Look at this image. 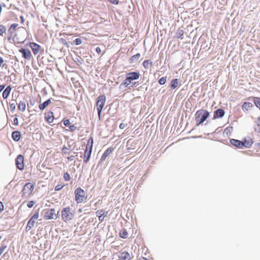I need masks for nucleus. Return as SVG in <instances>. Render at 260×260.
Wrapping results in <instances>:
<instances>
[{"mask_svg": "<svg viewBox=\"0 0 260 260\" xmlns=\"http://www.w3.org/2000/svg\"><path fill=\"white\" fill-rule=\"evenodd\" d=\"M51 100L49 99L46 101L44 102L43 103L40 104L39 105V108L41 110H43L51 103Z\"/></svg>", "mask_w": 260, "mask_h": 260, "instance_id": "22", "label": "nucleus"}, {"mask_svg": "<svg viewBox=\"0 0 260 260\" xmlns=\"http://www.w3.org/2000/svg\"><path fill=\"white\" fill-rule=\"evenodd\" d=\"M224 111L222 109H218L214 112L213 119H217L222 117L224 115Z\"/></svg>", "mask_w": 260, "mask_h": 260, "instance_id": "17", "label": "nucleus"}, {"mask_svg": "<svg viewBox=\"0 0 260 260\" xmlns=\"http://www.w3.org/2000/svg\"><path fill=\"white\" fill-rule=\"evenodd\" d=\"M119 236L123 239L127 238L128 237V233L125 229H122L119 232Z\"/></svg>", "mask_w": 260, "mask_h": 260, "instance_id": "29", "label": "nucleus"}, {"mask_svg": "<svg viewBox=\"0 0 260 260\" xmlns=\"http://www.w3.org/2000/svg\"><path fill=\"white\" fill-rule=\"evenodd\" d=\"M17 26L18 24L13 23L11 25L8 30V40L9 41H12L15 44L23 42L24 41H21L18 38L17 35L16 34Z\"/></svg>", "mask_w": 260, "mask_h": 260, "instance_id": "1", "label": "nucleus"}, {"mask_svg": "<svg viewBox=\"0 0 260 260\" xmlns=\"http://www.w3.org/2000/svg\"><path fill=\"white\" fill-rule=\"evenodd\" d=\"M93 143V138L92 137H90V138L88 139L86 146V149L85 150L92 151V145Z\"/></svg>", "mask_w": 260, "mask_h": 260, "instance_id": "21", "label": "nucleus"}, {"mask_svg": "<svg viewBox=\"0 0 260 260\" xmlns=\"http://www.w3.org/2000/svg\"><path fill=\"white\" fill-rule=\"evenodd\" d=\"M19 52L22 54V56L25 59H30L32 56L31 52L28 49L21 48Z\"/></svg>", "mask_w": 260, "mask_h": 260, "instance_id": "13", "label": "nucleus"}, {"mask_svg": "<svg viewBox=\"0 0 260 260\" xmlns=\"http://www.w3.org/2000/svg\"><path fill=\"white\" fill-rule=\"evenodd\" d=\"M18 29L20 30L22 32L25 33V28L24 27L21 26L18 28Z\"/></svg>", "mask_w": 260, "mask_h": 260, "instance_id": "44", "label": "nucleus"}, {"mask_svg": "<svg viewBox=\"0 0 260 260\" xmlns=\"http://www.w3.org/2000/svg\"><path fill=\"white\" fill-rule=\"evenodd\" d=\"M179 81L177 79H173L170 84V86L171 89H174L175 88H177L179 86Z\"/></svg>", "mask_w": 260, "mask_h": 260, "instance_id": "24", "label": "nucleus"}, {"mask_svg": "<svg viewBox=\"0 0 260 260\" xmlns=\"http://www.w3.org/2000/svg\"><path fill=\"white\" fill-rule=\"evenodd\" d=\"M4 209V206L2 202H0V212H2Z\"/></svg>", "mask_w": 260, "mask_h": 260, "instance_id": "45", "label": "nucleus"}, {"mask_svg": "<svg viewBox=\"0 0 260 260\" xmlns=\"http://www.w3.org/2000/svg\"><path fill=\"white\" fill-rule=\"evenodd\" d=\"M1 238H2V237H1V236H0V240H1Z\"/></svg>", "mask_w": 260, "mask_h": 260, "instance_id": "51", "label": "nucleus"}, {"mask_svg": "<svg viewBox=\"0 0 260 260\" xmlns=\"http://www.w3.org/2000/svg\"><path fill=\"white\" fill-rule=\"evenodd\" d=\"M6 32V27L4 25H0V36H3Z\"/></svg>", "mask_w": 260, "mask_h": 260, "instance_id": "34", "label": "nucleus"}, {"mask_svg": "<svg viewBox=\"0 0 260 260\" xmlns=\"http://www.w3.org/2000/svg\"><path fill=\"white\" fill-rule=\"evenodd\" d=\"M11 90V87L10 86H8L6 87V88L4 90L3 92V97L4 99H6L9 96L10 91Z\"/></svg>", "mask_w": 260, "mask_h": 260, "instance_id": "23", "label": "nucleus"}, {"mask_svg": "<svg viewBox=\"0 0 260 260\" xmlns=\"http://www.w3.org/2000/svg\"><path fill=\"white\" fill-rule=\"evenodd\" d=\"M126 125H127V124L121 123L119 125V128L120 129H123L126 126Z\"/></svg>", "mask_w": 260, "mask_h": 260, "instance_id": "43", "label": "nucleus"}, {"mask_svg": "<svg viewBox=\"0 0 260 260\" xmlns=\"http://www.w3.org/2000/svg\"><path fill=\"white\" fill-rule=\"evenodd\" d=\"M96 52L99 54H100L101 53V49L100 47H97L95 49Z\"/></svg>", "mask_w": 260, "mask_h": 260, "instance_id": "47", "label": "nucleus"}, {"mask_svg": "<svg viewBox=\"0 0 260 260\" xmlns=\"http://www.w3.org/2000/svg\"><path fill=\"white\" fill-rule=\"evenodd\" d=\"M91 152L87 150H85L84 152V162L87 163L88 162Z\"/></svg>", "mask_w": 260, "mask_h": 260, "instance_id": "27", "label": "nucleus"}, {"mask_svg": "<svg viewBox=\"0 0 260 260\" xmlns=\"http://www.w3.org/2000/svg\"><path fill=\"white\" fill-rule=\"evenodd\" d=\"M15 161L17 168L20 170H23L24 168L23 156L18 155L15 159Z\"/></svg>", "mask_w": 260, "mask_h": 260, "instance_id": "10", "label": "nucleus"}, {"mask_svg": "<svg viewBox=\"0 0 260 260\" xmlns=\"http://www.w3.org/2000/svg\"><path fill=\"white\" fill-rule=\"evenodd\" d=\"M114 148L109 147L103 153L102 156L101 157L100 162L102 163L104 161H105L106 158L113 151Z\"/></svg>", "mask_w": 260, "mask_h": 260, "instance_id": "14", "label": "nucleus"}, {"mask_svg": "<svg viewBox=\"0 0 260 260\" xmlns=\"http://www.w3.org/2000/svg\"><path fill=\"white\" fill-rule=\"evenodd\" d=\"M184 31L183 29L178 28L176 33V37L177 39H183Z\"/></svg>", "mask_w": 260, "mask_h": 260, "instance_id": "26", "label": "nucleus"}, {"mask_svg": "<svg viewBox=\"0 0 260 260\" xmlns=\"http://www.w3.org/2000/svg\"><path fill=\"white\" fill-rule=\"evenodd\" d=\"M14 124L17 125L18 123V119L17 117H15L13 120Z\"/></svg>", "mask_w": 260, "mask_h": 260, "instance_id": "46", "label": "nucleus"}, {"mask_svg": "<svg viewBox=\"0 0 260 260\" xmlns=\"http://www.w3.org/2000/svg\"><path fill=\"white\" fill-rule=\"evenodd\" d=\"M28 45L35 55L38 54L41 49V46L35 42H29Z\"/></svg>", "mask_w": 260, "mask_h": 260, "instance_id": "11", "label": "nucleus"}, {"mask_svg": "<svg viewBox=\"0 0 260 260\" xmlns=\"http://www.w3.org/2000/svg\"><path fill=\"white\" fill-rule=\"evenodd\" d=\"M108 1L114 5H117L119 3L118 0H108Z\"/></svg>", "mask_w": 260, "mask_h": 260, "instance_id": "41", "label": "nucleus"}, {"mask_svg": "<svg viewBox=\"0 0 260 260\" xmlns=\"http://www.w3.org/2000/svg\"><path fill=\"white\" fill-rule=\"evenodd\" d=\"M152 65V63L150 60H145L143 63V66L145 69H148L149 66Z\"/></svg>", "mask_w": 260, "mask_h": 260, "instance_id": "32", "label": "nucleus"}, {"mask_svg": "<svg viewBox=\"0 0 260 260\" xmlns=\"http://www.w3.org/2000/svg\"><path fill=\"white\" fill-rule=\"evenodd\" d=\"M18 109L22 112L25 111L26 109V104L24 101H20L18 105Z\"/></svg>", "mask_w": 260, "mask_h": 260, "instance_id": "28", "label": "nucleus"}, {"mask_svg": "<svg viewBox=\"0 0 260 260\" xmlns=\"http://www.w3.org/2000/svg\"><path fill=\"white\" fill-rule=\"evenodd\" d=\"M256 125L254 127L255 131L257 133H260V118H258L256 121Z\"/></svg>", "mask_w": 260, "mask_h": 260, "instance_id": "31", "label": "nucleus"}, {"mask_svg": "<svg viewBox=\"0 0 260 260\" xmlns=\"http://www.w3.org/2000/svg\"><path fill=\"white\" fill-rule=\"evenodd\" d=\"M75 211L70 207L63 208L61 211V216L62 220L65 222H70L74 218Z\"/></svg>", "mask_w": 260, "mask_h": 260, "instance_id": "2", "label": "nucleus"}, {"mask_svg": "<svg viewBox=\"0 0 260 260\" xmlns=\"http://www.w3.org/2000/svg\"><path fill=\"white\" fill-rule=\"evenodd\" d=\"M230 142L233 145L235 146V147H237L239 148H242V141L232 139L230 140Z\"/></svg>", "mask_w": 260, "mask_h": 260, "instance_id": "20", "label": "nucleus"}, {"mask_svg": "<svg viewBox=\"0 0 260 260\" xmlns=\"http://www.w3.org/2000/svg\"><path fill=\"white\" fill-rule=\"evenodd\" d=\"M258 146L260 148V143L258 144Z\"/></svg>", "mask_w": 260, "mask_h": 260, "instance_id": "50", "label": "nucleus"}, {"mask_svg": "<svg viewBox=\"0 0 260 260\" xmlns=\"http://www.w3.org/2000/svg\"><path fill=\"white\" fill-rule=\"evenodd\" d=\"M106 102V96L105 95H100L98 99L96 101V108L98 112V116L99 118L101 117V112L103 110V108Z\"/></svg>", "mask_w": 260, "mask_h": 260, "instance_id": "7", "label": "nucleus"}, {"mask_svg": "<svg viewBox=\"0 0 260 260\" xmlns=\"http://www.w3.org/2000/svg\"><path fill=\"white\" fill-rule=\"evenodd\" d=\"M74 42L75 43L76 45H79L82 43V41L80 39L77 38L74 41Z\"/></svg>", "mask_w": 260, "mask_h": 260, "instance_id": "38", "label": "nucleus"}, {"mask_svg": "<svg viewBox=\"0 0 260 260\" xmlns=\"http://www.w3.org/2000/svg\"><path fill=\"white\" fill-rule=\"evenodd\" d=\"M39 216V211H37L31 217V218L28 221L27 226H26V230L29 231L32 228H33L35 225V223L37 220L38 219Z\"/></svg>", "mask_w": 260, "mask_h": 260, "instance_id": "9", "label": "nucleus"}, {"mask_svg": "<svg viewBox=\"0 0 260 260\" xmlns=\"http://www.w3.org/2000/svg\"><path fill=\"white\" fill-rule=\"evenodd\" d=\"M69 128L71 131L73 132L76 129V127L74 125H72L69 126Z\"/></svg>", "mask_w": 260, "mask_h": 260, "instance_id": "42", "label": "nucleus"}, {"mask_svg": "<svg viewBox=\"0 0 260 260\" xmlns=\"http://www.w3.org/2000/svg\"><path fill=\"white\" fill-rule=\"evenodd\" d=\"M63 179L66 181H69L71 180V177L70 174L66 172L63 174Z\"/></svg>", "mask_w": 260, "mask_h": 260, "instance_id": "35", "label": "nucleus"}, {"mask_svg": "<svg viewBox=\"0 0 260 260\" xmlns=\"http://www.w3.org/2000/svg\"><path fill=\"white\" fill-rule=\"evenodd\" d=\"M108 212L105 211L103 209H100L96 211L95 214L99 218V220L101 222H102L104 218L107 216Z\"/></svg>", "mask_w": 260, "mask_h": 260, "instance_id": "12", "label": "nucleus"}, {"mask_svg": "<svg viewBox=\"0 0 260 260\" xmlns=\"http://www.w3.org/2000/svg\"><path fill=\"white\" fill-rule=\"evenodd\" d=\"M54 119V114L52 111H49L45 113V119L48 123H52Z\"/></svg>", "mask_w": 260, "mask_h": 260, "instance_id": "15", "label": "nucleus"}, {"mask_svg": "<svg viewBox=\"0 0 260 260\" xmlns=\"http://www.w3.org/2000/svg\"><path fill=\"white\" fill-rule=\"evenodd\" d=\"M253 107V104L250 102H245L242 105V109L244 111H248Z\"/></svg>", "mask_w": 260, "mask_h": 260, "instance_id": "19", "label": "nucleus"}, {"mask_svg": "<svg viewBox=\"0 0 260 260\" xmlns=\"http://www.w3.org/2000/svg\"><path fill=\"white\" fill-rule=\"evenodd\" d=\"M35 204V202L34 201H29L27 204V206L28 208H31Z\"/></svg>", "mask_w": 260, "mask_h": 260, "instance_id": "39", "label": "nucleus"}, {"mask_svg": "<svg viewBox=\"0 0 260 260\" xmlns=\"http://www.w3.org/2000/svg\"><path fill=\"white\" fill-rule=\"evenodd\" d=\"M166 81H167V77L166 76H164V77H161L159 80L158 83L160 85H163V84H164L166 82Z\"/></svg>", "mask_w": 260, "mask_h": 260, "instance_id": "36", "label": "nucleus"}, {"mask_svg": "<svg viewBox=\"0 0 260 260\" xmlns=\"http://www.w3.org/2000/svg\"><path fill=\"white\" fill-rule=\"evenodd\" d=\"M57 214L58 213L56 214L54 209H49L45 212L44 218L46 220L56 219Z\"/></svg>", "mask_w": 260, "mask_h": 260, "instance_id": "8", "label": "nucleus"}, {"mask_svg": "<svg viewBox=\"0 0 260 260\" xmlns=\"http://www.w3.org/2000/svg\"><path fill=\"white\" fill-rule=\"evenodd\" d=\"M20 19H21V22H22V23H23V22H24V18H23V16H21V17H20Z\"/></svg>", "mask_w": 260, "mask_h": 260, "instance_id": "49", "label": "nucleus"}, {"mask_svg": "<svg viewBox=\"0 0 260 260\" xmlns=\"http://www.w3.org/2000/svg\"><path fill=\"white\" fill-rule=\"evenodd\" d=\"M87 199L85 191L81 187H78L75 190V200L77 204L81 203Z\"/></svg>", "mask_w": 260, "mask_h": 260, "instance_id": "5", "label": "nucleus"}, {"mask_svg": "<svg viewBox=\"0 0 260 260\" xmlns=\"http://www.w3.org/2000/svg\"><path fill=\"white\" fill-rule=\"evenodd\" d=\"M253 102L255 106L260 109V98L255 97L253 98Z\"/></svg>", "mask_w": 260, "mask_h": 260, "instance_id": "33", "label": "nucleus"}, {"mask_svg": "<svg viewBox=\"0 0 260 260\" xmlns=\"http://www.w3.org/2000/svg\"><path fill=\"white\" fill-rule=\"evenodd\" d=\"M119 258V260H130L131 256L128 252L124 251L121 253Z\"/></svg>", "mask_w": 260, "mask_h": 260, "instance_id": "18", "label": "nucleus"}, {"mask_svg": "<svg viewBox=\"0 0 260 260\" xmlns=\"http://www.w3.org/2000/svg\"><path fill=\"white\" fill-rule=\"evenodd\" d=\"M242 148L243 147H246V148H250L252 144H253V141L252 139L248 138V139H244L242 141Z\"/></svg>", "mask_w": 260, "mask_h": 260, "instance_id": "16", "label": "nucleus"}, {"mask_svg": "<svg viewBox=\"0 0 260 260\" xmlns=\"http://www.w3.org/2000/svg\"><path fill=\"white\" fill-rule=\"evenodd\" d=\"M5 88L4 85H0V92L3 90V89Z\"/></svg>", "mask_w": 260, "mask_h": 260, "instance_id": "48", "label": "nucleus"}, {"mask_svg": "<svg viewBox=\"0 0 260 260\" xmlns=\"http://www.w3.org/2000/svg\"><path fill=\"white\" fill-rule=\"evenodd\" d=\"M209 116V112L203 109L197 111L195 114V119L197 122V126L204 122Z\"/></svg>", "mask_w": 260, "mask_h": 260, "instance_id": "3", "label": "nucleus"}, {"mask_svg": "<svg viewBox=\"0 0 260 260\" xmlns=\"http://www.w3.org/2000/svg\"><path fill=\"white\" fill-rule=\"evenodd\" d=\"M140 54L139 53L132 56L130 58L131 63H134L135 60H138L140 57Z\"/></svg>", "mask_w": 260, "mask_h": 260, "instance_id": "30", "label": "nucleus"}, {"mask_svg": "<svg viewBox=\"0 0 260 260\" xmlns=\"http://www.w3.org/2000/svg\"><path fill=\"white\" fill-rule=\"evenodd\" d=\"M64 185L62 184H58L55 187V190L58 191L61 189L63 187Z\"/></svg>", "mask_w": 260, "mask_h": 260, "instance_id": "37", "label": "nucleus"}, {"mask_svg": "<svg viewBox=\"0 0 260 260\" xmlns=\"http://www.w3.org/2000/svg\"><path fill=\"white\" fill-rule=\"evenodd\" d=\"M12 138L15 141H19L20 138V132L18 131L13 132L12 134Z\"/></svg>", "mask_w": 260, "mask_h": 260, "instance_id": "25", "label": "nucleus"}, {"mask_svg": "<svg viewBox=\"0 0 260 260\" xmlns=\"http://www.w3.org/2000/svg\"><path fill=\"white\" fill-rule=\"evenodd\" d=\"M63 124L65 126H69L70 124V121L69 119L64 120Z\"/></svg>", "mask_w": 260, "mask_h": 260, "instance_id": "40", "label": "nucleus"}, {"mask_svg": "<svg viewBox=\"0 0 260 260\" xmlns=\"http://www.w3.org/2000/svg\"><path fill=\"white\" fill-rule=\"evenodd\" d=\"M140 74L139 72H129L126 74V78L123 81L122 84L125 87H127L131 84L132 81L137 80L140 78Z\"/></svg>", "mask_w": 260, "mask_h": 260, "instance_id": "4", "label": "nucleus"}, {"mask_svg": "<svg viewBox=\"0 0 260 260\" xmlns=\"http://www.w3.org/2000/svg\"><path fill=\"white\" fill-rule=\"evenodd\" d=\"M35 189V185L30 182L26 183L22 190V197L24 199L28 198Z\"/></svg>", "mask_w": 260, "mask_h": 260, "instance_id": "6", "label": "nucleus"}]
</instances>
